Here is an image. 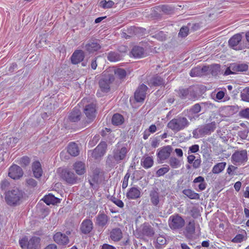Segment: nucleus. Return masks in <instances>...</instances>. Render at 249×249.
<instances>
[{
	"label": "nucleus",
	"instance_id": "nucleus-1",
	"mask_svg": "<svg viewBox=\"0 0 249 249\" xmlns=\"http://www.w3.org/2000/svg\"><path fill=\"white\" fill-rule=\"evenodd\" d=\"M128 149L124 146L118 145L113 150L112 154L108 156L107 162L111 166L120 163L126 157Z\"/></svg>",
	"mask_w": 249,
	"mask_h": 249
},
{
	"label": "nucleus",
	"instance_id": "nucleus-2",
	"mask_svg": "<svg viewBox=\"0 0 249 249\" xmlns=\"http://www.w3.org/2000/svg\"><path fill=\"white\" fill-rule=\"evenodd\" d=\"M190 123L186 118L178 116L170 121L167 127L175 132H178L187 127Z\"/></svg>",
	"mask_w": 249,
	"mask_h": 249
},
{
	"label": "nucleus",
	"instance_id": "nucleus-3",
	"mask_svg": "<svg viewBox=\"0 0 249 249\" xmlns=\"http://www.w3.org/2000/svg\"><path fill=\"white\" fill-rule=\"evenodd\" d=\"M216 128V123L212 122L210 123L199 126L193 131V137L197 139L206 135H210Z\"/></svg>",
	"mask_w": 249,
	"mask_h": 249
},
{
	"label": "nucleus",
	"instance_id": "nucleus-4",
	"mask_svg": "<svg viewBox=\"0 0 249 249\" xmlns=\"http://www.w3.org/2000/svg\"><path fill=\"white\" fill-rule=\"evenodd\" d=\"M169 228L173 231H178L184 227L185 222L184 218L179 214L171 215L168 221Z\"/></svg>",
	"mask_w": 249,
	"mask_h": 249
},
{
	"label": "nucleus",
	"instance_id": "nucleus-5",
	"mask_svg": "<svg viewBox=\"0 0 249 249\" xmlns=\"http://www.w3.org/2000/svg\"><path fill=\"white\" fill-rule=\"evenodd\" d=\"M23 195L21 191L15 188L7 192L5 194V201L10 206H14L18 204Z\"/></svg>",
	"mask_w": 249,
	"mask_h": 249
},
{
	"label": "nucleus",
	"instance_id": "nucleus-6",
	"mask_svg": "<svg viewBox=\"0 0 249 249\" xmlns=\"http://www.w3.org/2000/svg\"><path fill=\"white\" fill-rule=\"evenodd\" d=\"M207 105V103L196 104L189 109L184 111L185 115L191 121L196 120L198 118V113L200 112L201 108Z\"/></svg>",
	"mask_w": 249,
	"mask_h": 249
},
{
	"label": "nucleus",
	"instance_id": "nucleus-7",
	"mask_svg": "<svg viewBox=\"0 0 249 249\" xmlns=\"http://www.w3.org/2000/svg\"><path fill=\"white\" fill-rule=\"evenodd\" d=\"M40 241L39 237L34 236L28 241V238L25 237L19 240V244L22 249H38Z\"/></svg>",
	"mask_w": 249,
	"mask_h": 249
},
{
	"label": "nucleus",
	"instance_id": "nucleus-8",
	"mask_svg": "<svg viewBox=\"0 0 249 249\" xmlns=\"http://www.w3.org/2000/svg\"><path fill=\"white\" fill-rule=\"evenodd\" d=\"M135 236L138 238H142L144 236L151 237L154 234V231L148 223H144L134 232Z\"/></svg>",
	"mask_w": 249,
	"mask_h": 249
},
{
	"label": "nucleus",
	"instance_id": "nucleus-9",
	"mask_svg": "<svg viewBox=\"0 0 249 249\" xmlns=\"http://www.w3.org/2000/svg\"><path fill=\"white\" fill-rule=\"evenodd\" d=\"M243 34H236L229 40V45L231 48L236 51L246 49L245 44L242 40Z\"/></svg>",
	"mask_w": 249,
	"mask_h": 249
},
{
	"label": "nucleus",
	"instance_id": "nucleus-10",
	"mask_svg": "<svg viewBox=\"0 0 249 249\" xmlns=\"http://www.w3.org/2000/svg\"><path fill=\"white\" fill-rule=\"evenodd\" d=\"M233 164L240 165L248 160V153L246 150H237L234 152L231 157Z\"/></svg>",
	"mask_w": 249,
	"mask_h": 249
},
{
	"label": "nucleus",
	"instance_id": "nucleus-11",
	"mask_svg": "<svg viewBox=\"0 0 249 249\" xmlns=\"http://www.w3.org/2000/svg\"><path fill=\"white\" fill-rule=\"evenodd\" d=\"M114 80L113 74H108L105 78L101 79L99 81L101 90L104 92H107L110 89V84Z\"/></svg>",
	"mask_w": 249,
	"mask_h": 249
},
{
	"label": "nucleus",
	"instance_id": "nucleus-12",
	"mask_svg": "<svg viewBox=\"0 0 249 249\" xmlns=\"http://www.w3.org/2000/svg\"><path fill=\"white\" fill-rule=\"evenodd\" d=\"M172 151V147L170 145H167L162 147L157 153V157L159 161L162 163L163 161L167 159L170 156Z\"/></svg>",
	"mask_w": 249,
	"mask_h": 249
},
{
	"label": "nucleus",
	"instance_id": "nucleus-13",
	"mask_svg": "<svg viewBox=\"0 0 249 249\" xmlns=\"http://www.w3.org/2000/svg\"><path fill=\"white\" fill-rule=\"evenodd\" d=\"M147 89V87L144 84L140 85L134 94L135 99L137 102H141L144 101Z\"/></svg>",
	"mask_w": 249,
	"mask_h": 249
},
{
	"label": "nucleus",
	"instance_id": "nucleus-14",
	"mask_svg": "<svg viewBox=\"0 0 249 249\" xmlns=\"http://www.w3.org/2000/svg\"><path fill=\"white\" fill-rule=\"evenodd\" d=\"M107 144L105 142H101L92 152V156L97 159L103 156L106 152Z\"/></svg>",
	"mask_w": 249,
	"mask_h": 249
},
{
	"label": "nucleus",
	"instance_id": "nucleus-15",
	"mask_svg": "<svg viewBox=\"0 0 249 249\" xmlns=\"http://www.w3.org/2000/svg\"><path fill=\"white\" fill-rule=\"evenodd\" d=\"M23 171L21 167L19 166L14 164L9 169V176L14 179H18L23 176Z\"/></svg>",
	"mask_w": 249,
	"mask_h": 249
},
{
	"label": "nucleus",
	"instance_id": "nucleus-16",
	"mask_svg": "<svg viewBox=\"0 0 249 249\" xmlns=\"http://www.w3.org/2000/svg\"><path fill=\"white\" fill-rule=\"evenodd\" d=\"M141 196V189L137 187L130 188L126 193V197L128 199H136Z\"/></svg>",
	"mask_w": 249,
	"mask_h": 249
},
{
	"label": "nucleus",
	"instance_id": "nucleus-17",
	"mask_svg": "<svg viewBox=\"0 0 249 249\" xmlns=\"http://www.w3.org/2000/svg\"><path fill=\"white\" fill-rule=\"evenodd\" d=\"M84 111L87 119L90 121H92L95 117V105L91 103L86 106Z\"/></svg>",
	"mask_w": 249,
	"mask_h": 249
},
{
	"label": "nucleus",
	"instance_id": "nucleus-18",
	"mask_svg": "<svg viewBox=\"0 0 249 249\" xmlns=\"http://www.w3.org/2000/svg\"><path fill=\"white\" fill-rule=\"evenodd\" d=\"M130 53L134 57L137 58L144 57L147 55L144 48L139 46H134L131 50Z\"/></svg>",
	"mask_w": 249,
	"mask_h": 249
},
{
	"label": "nucleus",
	"instance_id": "nucleus-19",
	"mask_svg": "<svg viewBox=\"0 0 249 249\" xmlns=\"http://www.w3.org/2000/svg\"><path fill=\"white\" fill-rule=\"evenodd\" d=\"M93 229V223L90 219H86L81 224L80 230L85 234L89 233Z\"/></svg>",
	"mask_w": 249,
	"mask_h": 249
},
{
	"label": "nucleus",
	"instance_id": "nucleus-20",
	"mask_svg": "<svg viewBox=\"0 0 249 249\" xmlns=\"http://www.w3.org/2000/svg\"><path fill=\"white\" fill-rule=\"evenodd\" d=\"M53 240L57 244L61 245H67L69 242L68 237L61 232H57L53 235Z\"/></svg>",
	"mask_w": 249,
	"mask_h": 249
},
{
	"label": "nucleus",
	"instance_id": "nucleus-21",
	"mask_svg": "<svg viewBox=\"0 0 249 249\" xmlns=\"http://www.w3.org/2000/svg\"><path fill=\"white\" fill-rule=\"evenodd\" d=\"M85 54L82 50H76L71 56V63L73 64H78L83 60Z\"/></svg>",
	"mask_w": 249,
	"mask_h": 249
},
{
	"label": "nucleus",
	"instance_id": "nucleus-22",
	"mask_svg": "<svg viewBox=\"0 0 249 249\" xmlns=\"http://www.w3.org/2000/svg\"><path fill=\"white\" fill-rule=\"evenodd\" d=\"M164 83V80L159 75L154 76L147 81V84L150 87L163 86Z\"/></svg>",
	"mask_w": 249,
	"mask_h": 249
},
{
	"label": "nucleus",
	"instance_id": "nucleus-23",
	"mask_svg": "<svg viewBox=\"0 0 249 249\" xmlns=\"http://www.w3.org/2000/svg\"><path fill=\"white\" fill-rule=\"evenodd\" d=\"M85 50L89 53H93L101 48V45L97 40L89 41L85 46Z\"/></svg>",
	"mask_w": 249,
	"mask_h": 249
},
{
	"label": "nucleus",
	"instance_id": "nucleus-24",
	"mask_svg": "<svg viewBox=\"0 0 249 249\" xmlns=\"http://www.w3.org/2000/svg\"><path fill=\"white\" fill-rule=\"evenodd\" d=\"M109 218L108 216L104 213H99L96 217L95 224L100 227H104L108 223Z\"/></svg>",
	"mask_w": 249,
	"mask_h": 249
},
{
	"label": "nucleus",
	"instance_id": "nucleus-25",
	"mask_svg": "<svg viewBox=\"0 0 249 249\" xmlns=\"http://www.w3.org/2000/svg\"><path fill=\"white\" fill-rule=\"evenodd\" d=\"M63 178L68 183L74 184L76 181V177L75 175L69 171H65L62 174Z\"/></svg>",
	"mask_w": 249,
	"mask_h": 249
},
{
	"label": "nucleus",
	"instance_id": "nucleus-26",
	"mask_svg": "<svg viewBox=\"0 0 249 249\" xmlns=\"http://www.w3.org/2000/svg\"><path fill=\"white\" fill-rule=\"evenodd\" d=\"M32 168L35 178H38L41 177L42 170L41 164L38 161H36L33 163Z\"/></svg>",
	"mask_w": 249,
	"mask_h": 249
},
{
	"label": "nucleus",
	"instance_id": "nucleus-27",
	"mask_svg": "<svg viewBox=\"0 0 249 249\" xmlns=\"http://www.w3.org/2000/svg\"><path fill=\"white\" fill-rule=\"evenodd\" d=\"M123 237L122 230L118 228L113 229L110 233V238L114 241H119Z\"/></svg>",
	"mask_w": 249,
	"mask_h": 249
},
{
	"label": "nucleus",
	"instance_id": "nucleus-28",
	"mask_svg": "<svg viewBox=\"0 0 249 249\" xmlns=\"http://www.w3.org/2000/svg\"><path fill=\"white\" fill-rule=\"evenodd\" d=\"M149 196L152 204L157 206L160 202L159 193L157 189H153L150 192Z\"/></svg>",
	"mask_w": 249,
	"mask_h": 249
},
{
	"label": "nucleus",
	"instance_id": "nucleus-29",
	"mask_svg": "<svg viewBox=\"0 0 249 249\" xmlns=\"http://www.w3.org/2000/svg\"><path fill=\"white\" fill-rule=\"evenodd\" d=\"M42 199L48 205L50 204L54 205L60 202V199L59 198L55 197L51 194L46 195Z\"/></svg>",
	"mask_w": 249,
	"mask_h": 249
},
{
	"label": "nucleus",
	"instance_id": "nucleus-30",
	"mask_svg": "<svg viewBox=\"0 0 249 249\" xmlns=\"http://www.w3.org/2000/svg\"><path fill=\"white\" fill-rule=\"evenodd\" d=\"M68 152L72 156H77L79 153V150L77 144L74 142H70L67 147Z\"/></svg>",
	"mask_w": 249,
	"mask_h": 249
},
{
	"label": "nucleus",
	"instance_id": "nucleus-31",
	"mask_svg": "<svg viewBox=\"0 0 249 249\" xmlns=\"http://www.w3.org/2000/svg\"><path fill=\"white\" fill-rule=\"evenodd\" d=\"M81 112L78 107H75L69 116L70 121L76 122L80 119Z\"/></svg>",
	"mask_w": 249,
	"mask_h": 249
},
{
	"label": "nucleus",
	"instance_id": "nucleus-32",
	"mask_svg": "<svg viewBox=\"0 0 249 249\" xmlns=\"http://www.w3.org/2000/svg\"><path fill=\"white\" fill-rule=\"evenodd\" d=\"M231 68L233 72H243L248 70V65L246 64H232Z\"/></svg>",
	"mask_w": 249,
	"mask_h": 249
},
{
	"label": "nucleus",
	"instance_id": "nucleus-33",
	"mask_svg": "<svg viewBox=\"0 0 249 249\" xmlns=\"http://www.w3.org/2000/svg\"><path fill=\"white\" fill-rule=\"evenodd\" d=\"M195 226L194 221H190L185 228L186 236L188 238H191L193 234L195 233Z\"/></svg>",
	"mask_w": 249,
	"mask_h": 249
},
{
	"label": "nucleus",
	"instance_id": "nucleus-34",
	"mask_svg": "<svg viewBox=\"0 0 249 249\" xmlns=\"http://www.w3.org/2000/svg\"><path fill=\"white\" fill-rule=\"evenodd\" d=\"M73 169L79 175H82L85 173V164L81 161H78L73 164Z\"/></svg>",
	"mask_w": 249,
	"mask_h": 249
},
{
	"label": "nucleus",
	"instance_id": "nucleus-35",
	"mask_svg": "<svg viewBox=\"0 0 249 249\" xmlns=\"http://www.w3.org/2000/svg\"><path fill=\"white\" fill-rule=\"evenodd\" d=\"M141 165L145 169L151 167L154 163L153 159L151 157L143 158L141 161Z\"/></svg>",
	"mask_w": 249,
	"mask_h": 249
},
{
	"label": "nucleus",
	"instance_id": "nucleus-36",
	"mask_svg": "<svg viewBox=\"0 0 249 249\" xmlns=\"http://www.w3.org/2000/svg\"><path fill=\"white\" fill-rule=\"evenodd\" d=\"M226 163L225 162H219L214 165L212 169V172L214 174H218L222 172L225 168Z\"/></svg>",
	"mask_w": 249,
	"mask_h": 249
},
{
	"label": "nucleus",
	"instance_id": "nucleus-37",
	"mask_svg": "<svg viewBox=\"0 0 249 249\" xmlns=\"http://www.w3.org/2000/svg\"><path fill=\"white\" fill-rule=\"evenodd\" d=\"M122 55L118 52H110L108 53L107 59L110 62H116L122 59Z\"/></svg>",
	"mask_w": 249,
	"mask_h": 249
},
{
	"label": "nucleus",
	"instance_id": "nucleus-38",
	"mask_svg": "<svg viewBox=\"0 0 249 249\" xmlns=\"http://www.w3.org/2000/svg\"><path fill=\"white\" fill-rule=\"evenodd\" d=\"M205 70V67H197L191 70L190 75L191 77L200 76L203 75Z\"/></svg>",
	"mask_w": 249,
	"mask_h": 249
},
{
	"label": "nucleus",
	"instance_id": "nucleus-39",
	"mask_svg": "<svg viewBox=\"0 0 249 249\" xmlns=\"http://www.w3.org/2000/svg\"><path fill=\"white\" fill-rule=\"evenodd\" d=\"M124 117L120 114H115L112 118V123L114 125H119L122 124L124 122Z\"/></svg>",
	"mask_w": 249,
	"mask_h": 249
},
{
	"label": "nucleus",
	"instance_id": "nucleus-40",
	"mask_svg": "<svg viewBox=\"0 0 249 249\" xmlns=\"http://www.w3.org/2000/svg\"><path fill=\"white\" fill-rule=\"evenodd\" d=\"M183 194L192 199H198L199 198L198 194L195 193L191 189H185L183 191Z\"/></svg>",
	"mask_w": 249,
	"mask_h": 249
},
{
	"label": "nucleus",
	"instance_id": "nucleus-41",
	"mask_svg": "<svg viewBox=\"0 0 249 249\" xmlns=\"http://www.w3.org/2000/svg\"><path fill=\"white\" fill-rule=\"evenodd\" d=\"M169 163L173 168H178L181 165L180 161L175 157H171L169 159Z\"/></svg>",
	"mask_w": 249,
	"mask_h": 249
},
{
	"label": "nucleus",
	"instance_id": "nucleus-42",
	"mask_svg": "<svg viewBox=\"0 0 249 249\" xmlns=\"http://www.w3.org/2000/svg\"><path fill=\"white\" fill-rule=\"evenodd\" d=\"M114 4V2L113 1H107L106 0H102L99 3L100 6L104 9L110 8L112 7Z\"/></svg>",
	"mask_w": 249,
	"mask_h": 249
},
{
	"label": "nucleus",
	"instance_id": "nucleus-43",
	"mask_svg": "<svg viewBox=\"0 0 249 249\" xmlns=\"http://www.w3.org/2000/svg\"><path fill=\"white\" fill-rule=\"evenodd\" d=\"M241 97L243 101L249 102V88L243 90L241 93Z\"/></svg>",
	"mask_w": 249,
	"mask_h": 249
},
{
	"label": "nucleus",
	"instance_id": "nucleus-44",
	"mask_svg": "<svg viewBox=\"0 0 249 249\" xmlns=\"http://www.w3.org/2000/svg\"><path fill=\"white\" fill-rule=\"evenodd\" d=\"M114 74L116 76H118L120 79H122L125 77L126 71L122 69H117L114 71Z\"/></svg>",
	"mask_w": 249,
	"mask_h": 249
},
{
	"label": "nucleus",
	"instance_id": "nucleus-45",
	"mask_svg": "<svg viewBox=\"0 0 249 249\" xmlns=\"http://www.w3.org/2000/svg\"><path fill=\"white\" fill-rule=\"evenodd\" d=\"M249 130L248 129L241 130L238 132V135L242 139L244 140H247L249 141V136H248Z\"/></svg>",
	"mask_w": 249,
	"mask_h": 249
},
{
	"label": "nucleus",
	"instance_id": "nucleus-46",
	"mask_svg": "<svg viewBox=\"0 0 249 249\" xmlns=\"http://www.w3.org/2000/svg\"><path fill=\"white\" fill-rule=\"evenodd\" d=\"M170 170L169 166L164 167L160 168L156 172L158 177L163 176L165 174L167 173Z\"/></svg>",
	"mask_w": 249,
	"mask_h": 249
},
{
	"label": "nucleus",
	"instance_id": "nucleus-47",
	"mask_svg": "<svg viewBox=\"0 0 249 249\" xmlns=\"http://www.w3.org/2000/svg\"><path fill=\"white\" fill-rule=\"evenodd\" d=\"M189 28L186 26H183L181 28L178 35L181 37H185L188 35Z\"/></svg>",
	"mask_w": 249,
	"mask_h": 249
},
{
	"label": "nucleus",
	"instance_id": "nucleus-48",
	"mask_svg": "<svg viewBox=\"0 0 249 249\" xmlns=\"http://www.w3.org/2000/svg\"><path fill=\"white\" fill-rule=\"evenodd\" d=\"M189 90L188 89H182L180 90L179 96L180 98L185 99L188 98Z\"/></svg>",
	"mask_w": 249,
	"mask_h": 249
},
{
	"label": "nucleus",
	"instance_id": "nucleus-49",
	"mask_svg": "<svg viewBox=\"0 0 249 249\" xmlns=\"http://www.w3.org/2000/svg\"><path fill=\"white\" fill-rule=\"evenodd\" d=\"M130 177V174L129 172L126 173L125 175L122 183V189H125L128 186V179Z\"/></svg>",
	"mask_w": 249,
	"mask_h": 249
},
{
	"label": "nucleus",
	"instance_id": "nucleus-50",
	"mask_svg": "<svg viewBox=\"0 0 249 249\" xmlns=\"http://www.w3.org/2000/svg\"><path fill=\"white\" fill-rule=\"evenodd\" d=\"M244 236L242 234H237L231 240L233 243H239L244 240Z\"/></svg>",
	"mask_w": 249,
	"mask_h": 249
},
{
	"label": "nucleus",
	"instance_id": "nucleus-51",
	"mask_svg": "<svg viewBox=\"0 0 249 249\" xmlns=\"http://www.w3.org/2000/svg\"><path fill=\"white\" fill-rule=\"evenodd\" d=\"M239 114L240 116L242 118L249 119V108L242 110Z\"/></svg>",
	"mask_w": 249,
	"mask_h": 249
},
{
	"label": "nucleus",
	"instance_id": "nucleus-52",
	"mask_svg": "<svg viewBox=\"0 0 249 249\" xmlns=\"http://www.w3.org/2000/svg\"><path fill=\"white\" fill-rule=\"evenodd\" d=\"M199 146L197 144H194L190 146L188 150V154L193 153H196L199 151Z\"/></svg>",
	"mask_w": 249,
	"mask_h": 249
},
{
	"label": "nucleus",
	"instance_id": "nucleus-53",
	"mask_svg": "<svg viewBox=\"0 0 249 249\" xmlns=\"http://www.w3.org/2000/svg\"><path fill=\"white\" fill-rule=\"evenodd\" d=\"M30 162V159L26 156L23 157L20 160V163L24 166H26L29 164Z\"/></svg>",
	"mask_w": 249,
	"mask_h": 249
},
{
	"label": "nucleus",
	"instance_id": "nucleus-54",
	"mask_svg": "<svg viewBox=\"0 0 249 249\" xmlns=\"http://www.w3.org/2000/svg\"><path fill=\"white\" fill-rule=\"evenodd\" d=\"M237 169L236 167L233 165H230L229 166L227 169V173L230 176H232L233 175V172Z\"/></svg>",
	"mask_w": 249,
	"mask_h": 249
},
{
	"label": "nucleus",
	"instance_id": "nucleus-55",
	"mask_svg": "<svg viewBox=\"0 0 249 249\" xmlns=\"http://www.w3.org/2000/svg\"><path fill=\"white\" fill-rule=\"evenodd\" d=\"M26 182L28 185L31 187H34L37 185L36 181L33 178H29L27 179Z\"/></svg>",
	"mask_w": 249,
	"mask_h": 249
},
{
	"label": "nucleus",
	"instance_id": "nucleus-56",
	"mask_svg": "<svg viewBox=\"0 0 249 249\" xmlns=\"http://www.w3.org/2000/svg\"><path fill=\"white\" fill-rule=\"evenodd\" d=\"M201 163V160L200 158H198L194 160L192 164H193V167L194 168L197 169L200 167Z\"/></svg>",
	"mask_w": 249,
	"mask_h": 249
},
{
	"label": "nucleus",
	"instance_id": "nucleus-57",
	"mask_svg": "<svg viewBox=\"0 0 249 249\" xmlns=\"http://www.w3.org/2000/svg\"><path fill=\"white\" fill-rule=\"evenodd\" d=\"M157 242L160 245H163L166 244V240L164 237L160 236L157 237Z\"/></svg>",
	"mask_w": 249,
	"mask_h": 249
},
{
	"label": "nucleus",
	"instance_id": "nucleus-58",
	"mask_svg": "<svg viewBox=\"0 0 249 249\" xmlns=\"http://www.w3.org/2000/svg\"><path fill=\"white\" fill-rule=\"evenodd\" d=\"M98 181V174L93 175L92 180H89V183L91 186H93L94 183H97Z\"/></svg>",
	"mask_w": 249,
	"mask_h": 249
},
{
	"label": "nucleus",
	"instance_id": "nucleus-59",
	"mask_svg": "<svg viewBox=\"0 0 249 249\" xmlns=\"http://www.w3.org/2000/svg\"><path fill=\"white\" fill-rule=\"evenodd\" d=\"M9 185V182L7 180H3L0 183V187L2 190L6 189Z\"/></svg>",
	"mask_w": 249,
	"mask_h": 249
},
{
	"label": "nucleus",
	"instance_id": "nucleus-60",
	"mask_svg": "<svg viewBox=\"0 0 249 249\" xmlns=\"http://www.w3.org/2000/svg\"><path fill=\"white\" fill-rule=\"evenodd\" d=\"M225 95V92L222 91L220 90L217 92L216 94V99L218 100H220L222 99Z\"/></svg>",
	"mask_w": 249,
	"mask_h": 249
},
{
	"label": "nucleus",
	"instance_id": "nucleus-61",
	"mask_svg": "<svg viewBox=\"0 0 249 249\" xmlns=\"http://www.w3.org/2000/svg\"><path fill=\"white\" fill-rule=\"evenodd\" d=\"M156 36L158 39L161 40H164L166 38L165 35L162 32H160L158 34L156 35Z\"/></svg>",
	"mask_w": 249,
	"mask_h": 249
},
{
	"label": "nucleus",
	"instance_id": "nucleus-62",
	"mask_svg": "<svg viewBox=\"0 0 249 249\" xmlns=\"http://www.w3.org/2000/svg\"><path fill=\"white\" fill-rule=\"evenodd\" d=\"M196 160V157L193 155H189L187 157V161L190 164H192Z\"/></svg>",
	"mask_w": 249,
	"mask_h": 249
},
{
	"label": "nucleus",
	"instance_id": "nucleus-63",
	"mask_svg": "<svg viewBox=\"0 0 249 249\" xmlns=\"http://www.w3.org/2000/svg\"><path fill=\"white\" fill-rule=\"evenodd\" d=\"M150 133H154L157 130V127L155 124L151 125L148 129H147Z\"/></svg>",
	"mask_w": 249,
	"mask_h": 249
},
{
	"label": "nucleus",
	"instance_id": "nucleus-64",
	"mask_svg": "<svg viewBox=\"0 0 249 249\" xmlns=\"http://www.w3.org/2000/svg\"><path fill=\"white\" fill-rule=\"evenodd\" d=\"M247 43H245L246 48L249 49V31L247 32L245 35Z\"/></svg>",
	"mask_w": 249,
	"mask_h": 249
}]
</instances>
